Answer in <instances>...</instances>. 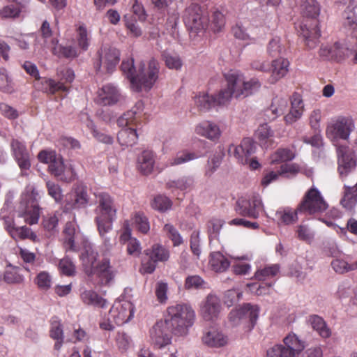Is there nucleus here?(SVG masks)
I'll return each instance as SVG.
<instances>
[{"label":"nucleus","instance_id":"47","mask_svg":"<svg viewBox=\"0 0 357 357\" xmlns=\"http://www.w3.org/2000/svg\"><path fill=\"white\" fill-rule=\"evenodd\" d=\"M77 45L82 50H87L89 47L91 36L85 25L81 24L76 29Z\"/></svg>","mask_w":357,"mask_h":357},{"label":"nucleus","instance_id":"3","mask_svg":"<svg viewBox=\"0 0 357 357\" xmlns=\"http://www.w3.org/2000/svg\"><path fill=\"white\" fill-rule=\"evenodd\" d=\"M97 206L94 210V221L100 236L104 237L112 229L113 222L116 218L117 209L110 195L105 192L94 193Z\"/></svg>","mask_w":357,"mask_h":357},{"label":"nucleus","instance_id":"56","mask_svg":"<svg viewBox=\"0 0 357 357\" xmlns=\"http://www.w3.org/2000/svg\"><path fill=\"white\" fill-rule=\"evenodd\" d=\"M60 272L68 277L73 276L75 274V266L68 257L61 259L59 264Z\"/></svg>","mask_w":357,"mask_h":357},{"label":"nucleus","instance_id":"23","mask_svg":"<svg viewBox=\"0 0 357 357\" xmlns=\"http://www.w3.org/2000/svg\"><path fill=\"white\" fill-rule=\"evenodd\" d=\"M202 341L208 347L220 348L227 344L228 338L221 331L211 328L204 333Z\"/></svg>","mask_w":357,"mask_h":357},{"label":"nucleus","instance_id":"16","mask_svg":"<svg viewBox=\"0 0 357 357\" xmlns=\"http://www.w3.org/2000/svg\"><path fill=\"white\" fill-rule=\"evenodd\" d=\"M235 210L242 216L257 219L260 212L264 210V206L261 199L257 197H253L250 199L241 198L236 201Z\"/></svg>","mask_w":357,"mask_h":357},{"label":"nucleus","instance_id":"9","mask_svg":"<svg viewBox=\"0 0 357 357\" xmlns=\"http://www.w3.org/2000/svg\"><path fill=\"white\" fill-rule=\"evenodd\" d=\"M328 204L320 192L312 187L304 195L301 202L297 206V212L305 215H316L324 212Z\"/></svg>","mask_w":357,"mask_h":357},{"label":"nucleus","instance_id":"32","mask_svg":"<svg viewBox=\"0 0 357 357\" xmlns=\"http://www.w3.org/2000/svg\"><path fill=\"white\" fill-rule=\"evenodd\" d=\"M35 86L39 90L52 95L60 91V90L66 89L61 82L56 83V80L46 77L40 78L39 77V78L36 79Z\"/></svg>","mask_w":357,"mask_h":357},{"label":"nucleus","instance_id":"7","mask_svg":"<svg viewBox=\"0 0 357 357\" xmlns=\"http://www.w3.org/2000/svg\"><path fill=\"white\" fill-rule=\"evenodd\" d=\"M170 257L169 250L164 245L155 243L144 252L139 271L142 274H151L155 270L158 263L166 262Z\"/></svg>","mask_w":357,"mask_h":357},{"label":"nucleus","instance_id":"52","mask_svg":"<svg viewBox=\"0 0 357 357\" xmlns=\"http://www.w3.org/2000/svg\"><path fill=\"white\" fill-rule=\"evenodd\" d=\"M344 17L349 25L356 24L357 26V0H351L344 12Z\"/></svg>","mask_w":357,"mask_h":357},{"label":"nucleus","instance_id":"26","mask_svg":"<svg viewBox=\"0 0 357 357\" xmlns=\"http://www.w3.org/2000/svg\"><path fill=\"white\" fill-rule=\"evenodd\" d=\"M144 109V105L142 101L136 102L135 106L130 110L125 112L117 123L119 126H128L129 125H137L139 121L140 116Z\"/></svg>","mask_w":357,"mask_h":357},{"label":"nucleus","instance_id":"18","mask_svg":"<svg viewBox=\"0 0 357 357\" xmlns=\"http://www.w3.org/2000/svg\"><path fill=\"white\" fill-rule=\"evenodd\" d=\"M222 306L220 298L213 294H208L200 305L199 314L205 321H214L218 319Z\"/></svg>","mask_w":357,"mask_h":357},{"label":"nucleus","instance_id":"5","mask_svg":"<svg viewBox=\"0 0 357 357\" xmlns=\"http://www.w3.org/2000/svg\"><path fill=\"white\" fill-rule=\"evenodd\" d=\"M38 197L39 194L34 187H28L26 192L22 195L18 206L19 215L31 225L38 223L40 218V208L37 202Z\"/></svg>","mask_w":357,"mask_h":357},{"label":"nucleus","instance_id":"48","mask_svg":"<svg viewBox=\"0 0 357 357\" xmlns=\"http://www.w3.org/2000/svg\"><path fill=\"white\" fill-rule=\"evenodd\" d=\"M295 157L294 153L289 149H278L271 156V163L278 164L285 162L293 160Z\"/></svg>","mask_w":357,"mask_h":357},{"label":"nucleus","instance_id":"35","mask_svg":"<svg viewBox=\"0 0 357 357\" xmlns=\"http://www.w3.org/2000/svg\"><path fill=\"white\" fill-rule=\"evenodd\" d=\"M209 265L215 272L222 273L229 268L230 262L220 252H214L210 255Z\"/></svg>","mask_w":357,"mask_h":357},{"label":"nucleus","instance_id":"51","mask_svg":"<svg viewBox=\"0 0 357 357\" xmlns=\"http://www.w3.org/2000/svg\"><path fill=\"white\" fill-rule=\"evenodd\" d=\"M163 231L169 238L174 247L181 245L183 243V238L176 228L171 224H166L163 227Z\"/></svg>","mask_w":357,"mask_h":357},{"label":"nucleus","instance_id":"38","mask_svg":"<svg viewBox=\"0 0 357 357\" xmlns=\"http://www.w3.org/2000/svg\"><path fill=\"white\" fill-rule=\"evenodd\" d=\"M82 302L89 305L103 308L106 306L105 299L93 290H85L81 294Z\"/></svg>","mask_w":357,"mask_h":357},{"label":"nucleus","instance_id":"53","mask_svg":"<svg viewBox=\"0 0 357 357\" xmlns=\"http://www.w3.org/2000/svg\"><path fill=\"white\" fill-rule=\"evenodd\" d=\"M50 336L54 340L63 339V332L61 320L54 316L50 321Z\"/></svg>","mask_w":357,"mask_h":357},{"label":"nucleus","instance_id":"40","mask_svg":"<svg viewBox=\"0 0 357 357\" xmlns=\"http://www.w3.org/2000/svg\"><path fill=\"white\" fill-rule=\"evenodd\" d=\"M256 136L261 145L266 148L271 146L273 143L272 139L273 132L267 123H264L259 126L256 132Z\"/></svg>","mask_w":357,"mask_h":357},{"label":"nucleus","instance_id":"15","mask_svg":"<svg viewBox=\"0 0 357 357\" xmlns=\"http://www.w3.org/2000/svg\"><path fill=\"white\" fill-rule=\"evenodd\" d=\"M338 157V172L342 178L347 176L356 167L354 153L347 145H336Z\"/></svg>","mask_w":357,"mask_h":357},{"label":"nucleus","instance_id":"20","mask_svg":"<svg viewBox=\"0 0 357 357\" xmlns=\"http://www.w3.org/2000/svg\"><path fill=\"white\" fill-rule=\"evenodd\" d=\"M259 312V308L257 305L246 303L238 309L232 310L229 314V318L231 321L235 324L237 319L241 320L244 317H248L252 324V327H254L258 319Z\"/></svg>","mask_w":357,"mask_h":357},{"label":"nucleus","instance_id":"4","mask_svg":"<svg viewBox=\"0 0 357 357\" xmlns=\"http://www.w3.org/2000/svg\"><path fill=\"white\" fill-rule=\"evenodd\" d=\"M227 84L225 87L226 93H229L228 100L232 97L241 98L247 97L261 88V83L257 78L245 81L242 74L235 71H229L224 75Z\"/></svg>","mask_w":357,"mask_h":357},{"label":"nucleus","instance_id":"45","mask_svg":"<svg viewBox=\"0 0 357 357\" xmlns=\"http://www.w3.org/2000/svg\"><path fill=\"white\" fill-rule=\"evenodd\" d=\"M301 34L305 38L306 46L310 49L315 47L321 36L319 31L316 29L309 30L305 26H301Z\"/></svg>","mask_w":357,"mask_h":357},{"label":"nucleus","instance_id":"14","mask_svg":"<svg viewBox=\"0 0 357 357\" xmlns=\"http://www.w3.org/2000/svg\"><path fill=\"white\" fill-rule=\"evenodd\" d=\"M134 310L133 304L128 301H115L109 312V319L117 325H123L132 318Z\"/></svg>","mask_w":357,"mask_h":357},{"label":"nucleus","instance_id":"24","mask_svg":"<svg viewBox=\"0 0 357 357\" xmlns=\"http://www.w3.org/2000/svg\"><path fill=\"white\" fill-rule=\"evenodd\" d=\"M120 98V93L116 86L111 84L102 86L98 91L99 104L106 106L116 104Z\"/></svg>","mask_w":357,"mask_h":357},{"label":"nucleus","instance_id":"30","mask_svg":"<svg viewBox=\"0 0 357 357\" xmlns=\"http://www.w3.org/2000/svg\"><path fill=\"white\" fill-rule=\"evenodd\" d=\"M289 62L287 59L280 58L272 61V73L268 79L271 84H275L282 78L289 70Z\"/></svg>","mask_w":357,"mask_h":357},{"label":"nucleus","instance_id":"42","mask_svg":"<svg viewBox=\"0 0 357 357\" xmlns=\"http://www.w3.org/2000/svg\"><path fill=\"white\" fill-rule=\"evenodd\" d=\"M301 14L306 17L316 18L320 13V6L316 0H305L300 6Z\"/></svg>","mask_w":357,"mask_h":357},{"label":"nucleus","instance_id":"8","mask_svg":"<svg viewBox=\"0 0 357 357\" xmlns=\"http://www.w3.org/2000/svg\"><path fill=\"white\" fill-rule=\"evenodd\" d=\"M354 128L355 123L351 116H338L328 123L326 135L332 142L348 140Z\"/></svg>","mask_w":357,"mask_h":357},{"label":"nucleus","instance_id":"64","mask_svg":"<svg viewBox=\"0 0 357 357\" xmlns=\"http://www.w3.org/2000/svg\"><path fill=\"white\" fill-rule=\"evenodd\" d=\"M168 284L163 281H159L155 284V294L157 300L160 303H165L167 298Z\"/></svg>","mask_w":357,"mask_h":357},{"label":"nucleus","instance_id":"49","mask_svg":"<svg viewBox=\"0 0 357 357\" xmlns=\"http://www.w3.org/2000/svg\"><path fill=\"white\" fill-rule=\"evenodd\" d=\"M23 6L20 3H10L1 9V19H15L20 16Z\"/></svg>","mask_w":357,"mask_h":357},{"label":"nucleus","instance_id":"17","mask_svg":"<svg viewBox=\"0 0 357 357\" xmlns=\"http://www.w3.org/2000/svg\"><path fill=\"white\" fill-rule=\"evenodd\" d=\"M89 197L87 193L86 186L79 184L74 190L68 194L65 199L64 208L66 210L84 208L87 206Z\"/></svg>","mask_w":357,"mask_h":357},{"label":"nucleus","instance_id":"55","mask_svg":"<svg viewBox=\"0 0 357 357\" xmlns=\"http://www.w3.org/2000/svg\"><path fill=\"white\" fill-rule=\"evenodd\" d=\"M87 126L90 129L93 137L99 142L106 144H112L113 143V137L106 133L98 130L92 121H90Z\"/></svg>","mask_w":357,"mask_h":357},{"label":"nucleus","instance_id":"34","mask_svg":"<svg viewBox=\"0 0 357 357\" xmlns=\"http://www.w3.org/2000/svg\"><path fill=\"white\" fill-rule=\"evenodd\" d=\"M343 190L340 204L346 211H351L357 204V190L347 185H344Z\"/></svg>","mask_w":357,"mask_h":357},{"label":"nucleus","instance_id":"62","mask_svg":"<svg viewBox=\"0 0 357 357\" xmlns=\"http://www.w3.org/2000/svg\"><path fill=\"white\" fill-rule=\"evenodd\" d=\"M225 18L224 15L218 11H215L211 16V26L214 32L220 31L225 26Z\"/></svg>","mask_w":357,"mask_h":357},{"label":"nucleus","instance_id":"21","mask_svg":"<svg viewBox=\"0 0 357 357\" xmlns=\"http://www.w3.org/2000/svg\"><path fill=\"white\" fill-rule=\"evenodd\" d=\"M151 338L153 343L158 348H162L171 342L170 331L165 322L158 321L151 330Z\"/></svg>","mask_w":357,"mask_h":357},{"label":"nucleus","instance_id":"31","mask_svg":"<svg viewBox=\"0 0 357 357\" xmlns=\"http://www.w3.org/2000/svg\"><path fill=\"white\" fill-rule=\"evenodd\" d=\"M283 345L293 357L298 356L305 349V342L295 333H289L283 339Z\"/></svg>","mask_w":357,"mask_h":357},{"label":"nucleus","instance_id":"39","mask_svg":"<svg viewBox=\"0 0 357 357\" xmlns=\"http://www.w3.org/2000/svg\"><path fill=\"white\" fill-rule=\"evenodd\" d=\"M312 327L323 338H328L331 335V331L328 327L324 319L318 315H312L309 318Z\"/></svg>","mask_w":357,"mask_h":357},{"label":"nucleus","instance_id":"41","mask_svg":"<svg viewBox=\"0 0 357 357\" xmlns=\"http://www.w3.org/2000/svg\"><path fill=\"white\" fill-rule=\"evenodd\" d=\"M280 267L277 264L266 266L264 268L257 270L255 273V278L261 282H271L278 275Z\"/></svg>","mask_w":357,"mask_h":357},{"label":"nucleus","instance_id":"2","mask_svg":"<svg viewBox=\"0 0 357 357\" xmlns=\"http://www.w3.org/2000/svg\"><path fill=\"white\" fill-rule=\"evenodd\" d=\"M166 312L165 322L170 332L177 336L187 335L195 319L192 307L185 303H176L169 306Z\"/></svg>","mask_w":357,"mask_h":357},{"label":"nucleus","instance_id":"29","mask_svg":"<svg viewBox=\"0 0 357 357\" xmlns=\"http://www.w3.org/2000/svg\"><path fill=\"white\" fill-rule=\"evenodd\" d=\"M95 273L97 274L102 284H108L115 276V271L110 265L107 259H103L96 266Z\"/></svg>","mask_w":357,"mask_h":357},{"label":"nucleus","instance_id":"33","mask_svg":"<svg viewBox=\"0 0 357 357\" xmlns=\"http://www.w3.org/2000/svg\"><path fill=\"white\" fill-rule=\"evenodd\" d=\"M199 155L194 152H190L187 150L179 151L174 158L169 159L167 164L162 167L157 166L155 168L158 172H161L164 169L169 166L179 165L190 160L198 158Z\"/></svg>","mask_w":357,"mask_h":357},{"label":"nucleus","instance_id":"54","mask_svg":"<svg viewBox=\"0 0 357 357\" xmlns=\"http://www.w3.org/2000/svg\"><path fill=\"white\" fill-rule=\"evenodd\" d=\"M13 238L30 239L35 241L37 239V235L31 229L26 226L17 227L13 234L11 235Z\"/></svg>","mask_w":357,"mask_h":357},{"label":"nucleus","instance_id":"43","mask_svg":"<svg viewBox=\"0 0 357 357\" xmlns=\"http://www.w3.org/2000/svg\"><path fill=\"white\" fill-rule=\"evenodd\" d=\"M250 28L245 27L241 22L236 23L231 28V32L235 38L246 42L248 44L255 42V38L250 33Z\"/></svg>","mask_w":357,"mask_h":357},{"label":"nucleus","instance_id":"50","mask_svg":"<svg viewBox=\"0 0 357 357\" xmlns=\"http://www.w3.org/2000/svg\"><path fill=\"white\" fill-rule=\"evenodd\" d=\"M288 105V102L286 98L275 97L273 99L271 105L268 112H271V113L274 115L273 119L276 118L278 116H280L284 114Z\"/></svg>","mask_w":357,"mask_h":357},{"label":"nucleus","instance_id":"63","mask_svg":"<svg viewBox=\"0 0 357 357\" xmlns=\"http://www.w3.org/2000/svg\"><path fill=\"white\" fill-rule=\"evenodd\" d=\"M162 59L166 66L169 69L178 70L182 66V61L178 55H172L171 54L164 52Z\"/></svg>","mask_w":357,"mask_h":357},{"label":"nucleus","instance_id":"13","mask_svg":"<svg viewBox=\"0 0 357 357\" xmlns=\"http://www.w3.org/2000/svg\"><path fill=\"white\" fill-rule=\"evenodd\" d=\"M12 155L21 170V176H28L30 169L31 155L24 143L17 139H12L10 142Z\"/></svg>","mask_w":357,"mask_h":357},{"label":"nucleus","instance_id":"10","mask_svg":"<svg viewBox=\"0 0 357 357\" xmlns=\"http://www.w3.org/2000/svg\"><path fill=\"white\" fill-rule=\"evenodd\" d=\"M255 151V144L250 138H244L239 146L231 144L228 149L229 155H234L240 163L249 164L251 169H257L260 166L259 162L255 158H250Z\"/></svg>","mask_w":357,"mask_h":357},{"label":"nucleus","instance_id":"12","mask_svg":"<svg viewBox=\"0 0 357 357\" xmlns=\"http://www.w3.org/2000/svg\"><path fill=\"white\" fill-rule=\"evenodd\" d=\"M183 20L185 26L195 32L204 30L208 25V18L203 16L201 7L197 3H191L185 10Z\"/></svg>","mask_w":357,"mask_h":357},{"label":"nucleus","instance_id":"6","mask_svg":"<svg viewBox=\"0 0 357 357\" xmlns=\"http://www.w3.org/2000/svg\"><path fill=\"white\" fill-rule=\"evenodd\" d=\"M120 51L113 47L102 46L97 52L93 67L97 73L112 74L120 61Z\"/></svg>","mask_w":357,"mask_h":357},{"label":"nucleus","instance_id":"60","mask_svg":"<svg viewBox=\"0 0 357 357\" xmlns=\"http://www.w3.org/2000/svg\"><path fill=\"white\" fill-rule=\"evenodd\" d=\"M35 283L41 290H47L51 287L52 278L46 271L40 272L35 278Z\"/></svg>","mask_w":357,"mask_h":357},{"label":"nucleus","instance_id":"36","mask_svg":"<svg viewBox=\"0 0 357 357\" xmlns=\"http://www.w3.org/2000/svg\"><path fill=\"white\" fill-rule=\"evenodd\" d=\"M138 135L135 128L121 129L117 135V140L121 146H132L137 143Z\"/></svg>","mask_w":357,"mask_h":357},{"label":"nucleus","instance_id":"1","mask_svg":"<svg viewBox=\"0 0 357 357\" xmlns=\"http://www.w3.org/2000/svg\"><path fill=\"white\" fill-rule=\"evenodd\" d=\"M121 70L130 80L132 86L137 91L143 89L149 90L152 88L158 78L160 70L159 63L154 59L149 61L148 68H144V65L139 69L136 74L132 58L123 60L121 65Z\"/></svg>","mask_w":357,"mask_h":357},{"label":"nucleus","instance_id":"57","mask_svg":"<svg viewBox=\"0 0 357 357\" xmlns=\"http://www.w3.org/2000/svg\"><path fill=\"white\" fill-rule=\"evenodd\" d=\"M284 50V47L282 45L280 38L278 36L273 38L267 46V52L273 57L279 56Z\"/></svg>","mask_w":357,"mask_h":357},{"label":"nucleus","instance_id":"11","mask_svg":"<svg viewBox=\"0 0 357 357\" xmlns=\"http://www.w3.org/2000/svg\"><path fill=\"white\" fill-rule=\"evenodd\" d=\"M225 88L217 95H209L207 92H200L195 97V105L200 112H207L215 106L225 105L229 102L228 95Z\"/></svg>","mask_w":357,"mask_h":357},{"label":"nucleus","instance_id":"22","mask_svg":"<svg viewBox=\"0 0 357 357\" xmlns=\"http://www.w3.org/2000/svg\"><path fill=\"white\" fill-rule=\"evenodd\" d=\"M290 101V111L284 117V120L287 124H292L297 121L301 119L304 112V103L301 94L294 92L291 96Z\"/></svg>","mask_w":357,"mask_h":357},{"label":"nucleus","instance_id":"46","mask_svg":"<svg viewBox=\"0 0 357 357\" xmlns=\"http://www.w3.org/2000/svg\"><path fill=\"white\" fill-rule=\"evenodd\" d=\"M132 220L139 232L146 234L150 230L149 221L144 213L140 211L134 213L132 215Z\"/></svg>","mask_w":357,"mask_h":357},{"label":"nucleus","instance_id":"59","mask_svg":"<svg viewBox=\"0 0 357 357\" xmlns=\"http://www.w3.org/2000/svg\"><path fill=\"white\" fill-rule=\"evenodd\" d=\"M171 206V200L168 197L162 195L156 196L151 202L153 208L162 212L169 209Z\"/></svg>","mask_w":357,"mask_h":357},{"label":"nucleus","instance_id":"61","mask_svg":"<svg viewBox=\"0 0 357 357\" xmlns=\"http://www.w3.org/2000/svg\"><path fill=\"white\" fill-rule=\"evenodd\" d=\"M204 284V280L199 275H190L185 280L184 287L187 290L197 289L202 288Z\"/></svg>","mask_w":357,"mask_h":357},{"label":"nucleus","instance_id":"44","mask_svg":"<svg viewBox=\"0 0 357 357\" xmlns=\"http://www.w3.org/2000/svg\"><path fill=\"white\" fill-rule=\"evenodd\" d=\"M57 77L58 81H56V83L61 82L66 88L65 90H60V91L67 92L70 89L69 84H70L75 79L74 71L68 68H62L58 70Z\"/></svg>","mask_w":357,"mask_h":357},{"label":"nucleus","instance_id":"58","mask_svg":"<svg viewBox=\"0 0 357 357\" xmlns=\"http://www.w3.org/2000/svg\"><path fill=\"white\" fill-rule=\"evenodd\" d=\"M267 357H293L286 348L282 344H275L266 351Z\"/></svg>","mask_w":357,"mask_h":357},{"label":"nucleus","instance_id":"25","mask_svg":"<svg viewBox=\"0 0 357 357\" xmlns=\"http://www.w3.org/2000/svg\"><path fill=\"white\" fill-rule=\"evenodd\" d=\"M195 132L213 142L218 141L221 136L219 126L210 121H204L199 123L195 128Z\"/></svg>","mask_w":357,"mask_h":357},{"label":"nucleus","instance_id":"28","mask_svg":"<svg viewBox=\"0 0 357 357\" xmlns=\"http://www.w3.org/2000/svg\"><path fill=\"white\" fill-rule=\"evenodd\" d=\"M76 234L75 222H66L63 231V245L66 252H76L78 251V247L75 243Z\"/></svg>","mask_w":357,"mask_h":357},{"label":"nucleus","instance_id":"19","mask_svg":"<svg viewBox=\"0 0 357 357\" xmlns=\"http://www.w3.org/2000/svg\"><path fill=\"white\" fill-rule=\"evenodd\" d=\"M351 52L349 49L341 45L339 43H335L332 45L321 46L319 54L324 59L340 62L349 57Z\"/></svg>","mask_w":357,"mask_h":357},{"label":"nucleus","instance_id":"27","mask_svg":"<svg viewBox=\"0 0 357 357\" xmlns=\"http://www.w3.org/2000/svg\"><path fill=\"white\" fill-rule=\"evenodd\" d=\"M155 155L152 151L144 150L137 158V168L144 175L151 174L154 169Z\"/></svg>","mask_w":357,"mask_h":357},{"label":"nucleus","instance_id":"37","mask_svg":"<svg viewBox=\"0 0 357 357\" xmlns=\"http://www.w3.org/2000/svg\"><path fill=\"white\" fill-rule=\"evenodd\" d=\"M298 213L299 212H297V208L293 210L291 208L287 207L278 210L275 213V216L278 224L289 225L298 220Z\"/></svg>","mask_w":357,"mask_h":357}]
</instances>
